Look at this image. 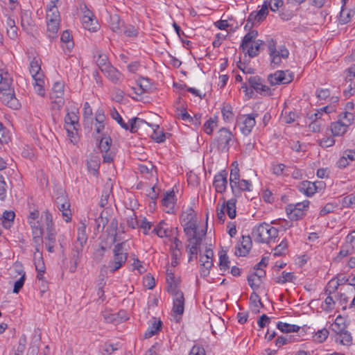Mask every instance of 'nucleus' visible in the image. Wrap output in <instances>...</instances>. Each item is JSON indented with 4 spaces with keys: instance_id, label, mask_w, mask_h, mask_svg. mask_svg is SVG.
Masks as SVG:
<instances>
[{
    "instance_id": "1",
    "label": "nucleus",
    "mask_w": 355,
    "mask_h": 355,
    "mask_svg": "<svg viewBox=\"0 0 355 355\" xmlns=\"http://www.w3.org/2000/svg\"><path fill=\"white\" fill-rule=\"evenodd\" d=\"M252 235L257 243H268L277 237L278 230L268 223H262L253 228Z\"/></svg>"
},
{
    "instance_id": "2",
    "label": "nucleus",
    "mask_w": 355,
    "mask_h": 355,
    "mask_svg": "<svg viewBox=\"0 0 355 355\" xmlns=\"http://www.w3.org/2000/svg\"><path fill=\"white\" fill-rule=\"evenodd\" d=\"M233 137L234 136L229 129L222 128L217 132L216 138L211 142V146L216 148L220 152L227 153L231 143L233 141Z\"/></svg>"
},
{
    "instance_id": "3",
    "label": "nucleus",
    "mask_w": 355,
    "mask_h": 355,
    "mask_svg": "<svg viewBox=\"0 0 355 355\" xmlns=\"http://www.w3.org/2000/svg\"><path fill=\"white\" fill-rule=\"evenodd\" d=\"M44 217L45 223L47 230V236L45 239V246L48 252H54V244L56 240V233L53 228V217L51 214L48 211H45L42 214V218Z\"/></svg>"
},
{
    "instance_id": "4",
    "label": "nucleus",
    "mask_w": 355,
    "mask_h": 355,
    "mask_svg": "<svg viewBox=\"0 0 355 355\" xmlns=\"http://www.w3.org/2000/svg\"><path fill=\"white\" fill-rule=\"evenodd\" d=\"M124 245L125 242H122L114 245L113 250L114 259L110 262L113 267L111 271L113 272L119 269L127 260L128 256L125 252L126 250L124 249Z\"/></svg>"
},
{
    "instance_id": "5",
    "label": "nucleus",
    "mask_w": 355,
    "mask_h": 355,
    "mask_svg": "<svg viewBox=\"0 0 355 355\" xmlns=\"http://www.w3.org/2000/svg\"><path fill=\"white\" fill-rule=\"evenodd\" d=\"M173 296V311L179 315H182L184 311V297L183 293L178 288L168 291Z\"/></svg>"
},
{
    "instance_id": "6",
    "label": "nucleus",
    "mask_w": 355,
    "mask_h": 355,
    "mask_svg": "<svg viewBox=\"0 0 355 355\" xmlns=\"http://www.w3.org/2000/svg\"><path fill=\"white\" fill-rule=\"evenodd\" d=\"M293 80V76L288 71H277L268 76V80L271 85L288 84Z\"/></svg>"
},
{
    "instance_id": "7",
    "label": "nucleus",
    "mask_w": 355,
    "mask_h": 355,
    "mask_svg": "<svg viewBox=\"0 0 355 355\" xmlns=\"http://www.w3.org/2000/svg\"><path fill=\"white\" fill-rule=\"evenodd\" d=\"M258 114H251L248 115H243L239 119V125L241 132L244 135H249L253 127L256 124L255 118Z\"/></svg>"
},
{
    "instance_id": "8",
    "label": "nucleus",
    "mask_w": 355,
    "mask_h": 355,
    "mask_svg": "<svg viewBox=\"0 0 355 355\" xmlns=\"http://www.w3.org/2000/svg\"><path fill=\"white\" fill-rule=\"evenodd\" d=\"M64 87V85L63 83L56 82L54 83L50 94V98L52 100V103L57 104L58 107H62L64 103L63 98Z\"/></svg>"
},
{
    "instance_id": "9",
    "label": "nucleus",
    "mask_w": 355,
    "mask_h": 355,
    "mask_svg": "<svg viewBox=\"0 0 355 355\" xmlns=\"http://www.w3.org/2000/svg\"><path fill=\"white\" fill-rule=\"evenodd\" d=\"M248 84L250 87V93H253V90L257 93L262 94L263 92H269L270 88L264 85V80L259 76H250L248 79Z\"/></svg>"
},
{
    "instance_id": "10",
    "label": "nucleus",
    "mask_w": 355,
    "mask_h": 355,
    "mask_svg": "<svg viewBox=\"0 0 355 355\" xmlns=\"http://www.w3.org/2000/svg\"><path fill=\"white\" fill-rule=\"evenodd\" d=\"M227 174L226 171L222 170L214 175L213 187L216 192L223 193L226 191L227 186Z\"/></svg>"
},
{
    "instance_id": "11",
    "label": "nucleus",
    "mask_w": 355,
    "mask_h": 355,
    "mask_svg": "<svg viewBox=\"0 0 355 355\" xmlns=\"http://www.w3.org/2000/svg\"><path fill=\"white\" fill-rule=\"evenodd\" d=\"M85 8H87L85 7ZM82 23L85 29L92 32L96 31L99 27L98 24L94 19L93 13L89 9H86L83 12Z\"/></svg>"
},
{
    "instance_id": "12",
    "label": "nucleus",
    "mask_w": 355,
    "mask_h": 355,
    "mask_svg": "<svg viewBox=\"0 0 355 355\" xmlns=\"http://www.w3.org/2000/svg\"><path fill=\"white\" fill-rule=\"evenodd\" d=\"M83 246L84 244H81L76 242L73 243V247L71 250V259L73 263L69 268V271L71 272H74L76 270L78 263L82 256Z\"/></svg>"
},
{
    "instance_id": "13",
    "label": "nucleus",
    "mask_w": 355,
    "mask_h": 355,
    "mask_svg": "<svg viewBox=\"0 0 355 355\" xmlns=\"http://www.w3.org/2000/svg\"><path fill=\"white\" fill-rule=\"evenodd\" d=\"M56 204L58 209L62 212V216L67 223L71 220V211L70 203L64 198H57Z\"/></svg>"
},
{
    "instance_id": "14",
    "label": "nucleus",
    "mask_w": 355,
    "mask_h": 355,
    "mask_svg": "<svg viewBox=\"0 0 355 355\" xmlns=\"http://www.w3.org/2000/svg\"><path fill=\"white\" fill-rule=\"evenodd\" d=\"M0 100L3 104L13 110H17L20 107V103L15 97L14 91L0 94Z\"/></svg>"
},
{
    "instance_id": "15",
    "label": "nucleus",
    "mask_w": 355,
    "mask_h": 355,
    "mask_svg": "<svg viewBox=\"0 0 355 355\" xmlns=\"http://www.w3.org/2000/svg\"><path fill=\"white\" fill-rule=\"evenodd\" d=\"M184 220H185V219ZM186 220L187 221L184 225V231L187 238L200 235L197 232V225L193 220V216L191 214L187 216Z\"/></svg>"
},
{
    "instance_id": "16",
    "label": "nucleus",
    "mask_w": 355,
    "mask_h": 355,
    "mask_svg": "<svg viewBox=\"0 0 355 355\" xmlns=\"http://www.w3.org/2000/svg\"><path fill=\"white\" fill-rule=\"evenodd\" d=\"M241 241V247H239L235 251L236 256L245 257L250 252L252 247V241L250 236H242Z\"/></svg>"
},
{
    "instance_id": "17",
    "label": "nucleus",
    "mask_w": 355,
    "mask_h": 355,
    "mask_svg": "<svg viewBox=\"0 0 355 355\" xmlns=\"http://www.w3.org/2000/svg\"><path fill=\"white\" fill-rule=\"evenodd\" d=\"M315 188V184L308 180L300 182L297 186L298 190L308 197L312 196L317 192Z\"/></svg>"
},
{
    "instance_id": "18",
    "label": "nucleus",
    "mask_w": 355,
    "mask_h": 355,
    "mask_svg": "<svg viewBox=\"0 0 355 355\" xmlns=\"http://www.w3.org/2000/svg\"><path fill=\"white\" fill-rule=\"evenodd\" d=\"M268 50L269 55L271 58L270 65L275 68L280 64L282 58L278 53H277L276 44L272 40L268 44Z\"/></svg>"
},
{
    "instance_id": "19",
    "label": "nucleus",
    "mask_w": 355,
    "mask_h": 355,
    "mask_svg": "<svg viewBox=\"0 0 355 355\" xmlns=\"http://www.w3.org/2000/svg\"><path fill=\"white\" fill-rule=\"evenodd\" d=\"M15 269L17 272L21 275V277L15 282L13 288V293H18L24 284V282L26 279V273L22 269V266L21 265H18L16 263Z\"/></svg>"
},
{
    "instance_id": "20",
    "label": "nucleus",
    "mask_w": 355,
    "mask_h": 355,
    "mask_svg": "<svg viewBox=\"0 0 355 355\" xmlns=\"http://www.w3.org/2000/svg\"><path fill=\"white\" fill-rule=\"evenodd\" d=\"M251 187L252 183L249 180H239L236 182V184L235 187V191L234 192H232V193L234 195L235 197H239L241 196V191H251Z\"/></svg>"
},
{
    "instance_id": "21",
    "label": "nucleus",
    "mask_w": 355,
    "mask_h": 355,
    "mask_svg": "<svg viewBox=\"0 0 355 355\" xmlns=\"http://www.w3.org/2000/svg\"><path fill=\"white\" fill-rule=\"evenodd\" d=\"M166 283H167V291H171L173 289H178L179 280L175 279L173 270L170 268L166 270Z\"/></svg>"
},
{
    "instance_id": "22",
    "label": "nucleus",
    "mask_w": 355,
    "mask_h": 355,
    "mask_svg": "<svg viewBox=\"0 0 355 355\" xmlns=\"http://www.w3.org/2000/svg\"><path fill=\"white\" fill-rule=\"evenodd\" d=\"M234 168L231 169L230 175V184L232 192H234L236 182L240 180L239 168L236 162H234L232 164Z\"/></svg>"
},
{
    "instance_id": "23",
    "label": "nucleus",
    "mask_w": 355,
    "mask_h": 355,
    "mask_svg": "<svg viewBox=\"0 0 355 355\" xmlns=\"http://www.w3.org/2000/svg\"><path fill=\"white\" fill-rule=\"evenodd\" d=\"M349 124H345L343 122H341L340 120L338 121L332 123L331 125V130L334 136H342L344 135L348 128Z\"/></svg>"
},
{
    "instance_id": "24",
    "label": "nucleus",
    "mask_w": 355,
    "mask_h": 355,
    "mask_svg": "<svg viewBox=\"0 0 355 355\" xmlns=\"http://www.w3.org/2000/svg\"><path fill=\"white\" fill-rule=\"evenodd\" d=\"M96 55L98 56L96 62L102 72L105 71L111 67L110 64L108 62V58L105 54H103L100 51H96L94 57Z\"/></svg>"
},
{
    "instance_id": "25",
    "label": "nucleus",
    "mask_w": 355,
    "mask_h": 355,
    "mask_svg": "<svg viewBox=\"0 0 355 355\" xmlns=\"http://www.w3.org/2000/svg\"><path fill=\"white\" fill-rule=\"evenodd\" d=\"M258 32L256 30L250 31L243 38L240 48L244 51L250 46V44L256 39Z\"/></svg>"
},
{
    "instance_id": "26",
    "label": "nucleus",
    "mask_w": 355,
    "mask_h": 355,
    "mask_svg": "<svg viewBox=\"0 0 355 355\" xmlns=\"http://www.w3.org/2000/svg\"><path fill=\"white\" fill-rule=\"evenodd\" d=\"M1 77L0 94H3V93L13 92L14 89L11 87L12 79L8 77V74L6 73L4 76L1 75Z\"/></svg>"
},
{
    "instance_id": "27",
    "label": "nucleus",
    "mask_w": 355,
    "mask_h": 355,
    "mask_svg": "<svg viewBox=\"0 0 355 355\" xmlns=\"http://www.w3.org/2000/svg\"><path fill=\"white\" fill-rule=\"evenodd\" d=\"M162 322L161 320H155L151 325L148 327L144 333V338H150L157 334L162 329Z\"/></svg>"
},
{
    "instance_id": "28",
    "label": "nucleus",
    "mask_w": 355,
    "mask_h": 355,
    "mask_svg": "<svg viewBox=\"0 0 355 355\" xmlns=\"http://www.w3.org/2000/svg\"><path fill=\"white\" fill-rule=\"evenodd\" d=\"M30 73L33 80L38 78H43V73L41 72L40 64L37 60L34 58L30 63Z\"/></svg>"
},
{
    "instance_id": "29",
    "label": "nucleus",
    "mask_w": 355,
    "mask_h": 355,
    "mask_svg": "<svg viewBox=\"0 0 355 355\" xmlns=\"http://www.w3.org/2000/svg\"><path fill=\"white\" fill-rule=\"evenodd\" d=\"M59 25L60 20L47 21V33L49 38L54 39L57 37Z\"/></svg>"
},
{
    "instance_id": "30",
    "label": "nucleus",
    "mask_w": 355,
    "mask_h": 355,
    "mask_svg": "<svg viewBox=\"0 0 355 355\" xmlns=\"http://www.w3.org/2000/svg\"><path fill=\"white\" fill-rule=\"evenodd\" d=\"M15 214L12 211H5L1 218V224L6 229H8L13 223Z\"/></svg>"
},
{
    "instance_id": "31",
    "label": "nucleus",
    "mask_w": 355,
    "mask_h": 355,
    "mask_svg": "<svg viewBox=\"0 0 355 355\" xmlns=\"http://www.w3.org/2000/svg\"><path fill=\"white\" fill-rule=\"evenodd\" d=\"M87 225L85 221H81L78 227V235L76 243L85 244L87 241V234L86 232Z\"/></svg>"
},
{
    "instance_id": "32",
    "label": "nucleus",
    "mask_w": 355,
    "mask_h": 355,
    "mask_svg": "<svg viewBox=\"0 0 355 355\" xmlns=\"http://www.w3.org/2000/svg\"><path fill=\"white\" fill-rule=\"evenodd\" d=\"M338 337L336 338V341L339 342L340 344L343 345L349 346L352 343V337L347 331L344 330L341 331L336 334Z\"/></svg>"
},
{
    "instance_id": "33",
    "label": "nucleus",
    "mask_w": 355,
    "mask_h": 355,
    "mask_svg": "<svg viewBox=\"0 0 355 355\" xmlns=\"http://www.w3.org/2000/svg\"><path fill=\"white\" fill-rule=\"evenodd\" d=\"M293 208V205H288L286 207V211L288 216V218L291 220H297L299 219L302 218V217L305 214L304 212L303 211L297 210Z\"/></svg>"
},
{
    "instance_id": "34",
    "label": "nucleus",
    "mask_w": 355,
    "mask_h": 355,
    "mask_svg": "<svg viewBox=\"0 0 355 355\" xmlns=\"http://www.w3.org/2000/svg\"><path fill=\"white\" fill-rule=\"evenodd\" d=\"M137 85L139 86L138 89L132 88L135 90V93L137 95H141L150 89V84L148 78H142L138 80Z\"/></svg>"
},
{
    "instance_id": "35",
    "label": "nucleus",
    "mask_w": 355,
    "mask_h": 355,
    "mask_svg": "<svg viewBox=\"0 0 355 355\" xmlns=\"http://www.w3.org/2000/svg\"><path fill=\"white\" fill-rule=\"evenodd\" d=\"M107 77L114 83H118L120 80L121 74V73L114 67L111 66L107 70L103 71Z\"/></svg>"
},
{
    "instance_id": "36",
    "label": "nucleus",
    "mask_w": 355,
    "mask_h": 355,
    "mask_svg": "<svg viewBox=\"0 0 355 355\" xmlns=\"http://www.w3.org/2000/svg\"><path fill=\"white\" fill-rule=\"evenodd\" d=\"M277 327L283 333L297 332L300 329V327L286 322H279Z\"/></svg>"
},
{
    "instance_id": "37",
    "label": "nucleus",
    "mask_w": 355,
    "mask_h": 355,
    "mask_svg": "<svg viewBox=\"0 0 355 355\" xmlns=\"http://www.w3.org/2000/svg\"><path fill=\"white\" fill-rule=\"evenodd\" d=\"M354 15V11L352 10H347L345 8H343V6L341 7V10L339 16V22L341 24H346L350 21L352 17Z\"/></svg>"
},
{
    "instance_id": "38",
    "label": "nucleus",
    "mask_w": 355,
    "mask_h": 355,
    "mask_svg": "<svg viewBox=\"0 0 355 355\" xmlns=\"http://www.w3.org/2000/svg\"><path fill=\"white\" fill-rule=\"evenodd\" d=\"M264 44L263 41L258 40L254 42V44H250L247 51V53L250 58H254L258 55L261 46Z\"/></svg>"
},
{
    "instance_id": "39",
    "label": "nucleus",
    "mask_w": 355,
    "mask_h": 355,
    "mask_svg": "<svg viewBox=\"0 0 355 355\" xmlns=\"http://www.w3.org/2000/svg\"><path fill=\"white\" fill-rule=\"evenodd\" d=\"M175 202V196L173 191L166 192L162 200V204L166 207L173 208Z\"/></svg>"
},
{
    "instance_id": "40",
    "label": "nucleus",
    "mask_w": 355,
    "mask_h": 355,
    "mask_svg": "<svg viewBox=\"0 0 355 355\" xmlns=\"http://www.w3.org/2000/svg\"><path fill=\"white\" fill-rule=\"evenodd\" d=\"M60 40L62 43L65 44V48L69 52L73 47V42L72 41V37L68 30L64 31L61 35Z\"/></svg>"
},
{
    "instance_id": "41",
    "label": "nucleus",
    "mask_w": 355,
    "mask_h": 355,
    "mask_svg": "<svg viewBox=\"0 0 355 355\" xmlns=\"http://www.w3.org/2000/svg\"><path fill=\"white\" fill-rule=\"evenodd\" d=\"M236 200L234 198H232L225 202L227 214L232 219L234 218L236 215Z\"/></svg>"
},
{
    "instance_id": "42",
    "label": "nucleus",
    "mask_w": 355,
    "mask_h": 355,
    "mask_svg": "<svg viewBox=\"0 0 355 355\" xmlns=\"http://www.w3.org/2000/svg\"><path fill=\"white\" fill-rule=\"evenodd\" d=\"M107 223L108 218L104 216V211H103L99 217L95 219V230L97 232H102Z\"/></svg>"
},
{
    "instance_id": "43",
    "label": "nucleus",
    "mask_w": 355,
    "mask_h": 355,
    "mask_svg": "<svg viewBox=\"0 0 355 355\" xmlns=\"http://www.w3.org/2000/svg\"><path fill=\"white\" fill-rule=\"evenodd\" d=\"M166 223L162 220L156 227L154 228L153 232H155L159 237H167L169 236V230L167 227H165Z\"/></svg>"
},
{
    "instance_id": "44",
    "label": "nucleus",
    "mask_w": 355,
    "mask_h": 355,
    "mask_svg": "<svg viewBox=\"0 0 355 355\" xmlns=\"http://www.w3.org/2000/svg\"><path fill=\"white\" fill-rule=\"evenodd\" d=\"M355 247L345 241V243L341 246V249L338 253V257L343 259L349 254L354 252Z\"/></svg>"
},
{
    "instance_id": "45",
    "label": "nucleus",
    "mask_w": 355,
    "mask_h": 355,
    "mask_svg": "<svg viewBox=\"0 0 355 355\" xmlns=\"http://www.w3.org/2000/svg\"><path fill=\"white\" fill-rule=\"evenodd\" d=\"M205 234L206 232H204L201 235L187 238V241L189 242V244L187 245V248L196 247V248H200V246L201 245L203 238L205 236Z\"/></svg>"
},
{
    "instance_id": "46",
    "label": "nucleus",
    "mask_w": 355,
    "mask_h": 355,
    "mask_svg": "<svg viewBox=\"0 0 355 355\" xmlns=\"http://www.w3.org/2000/svg\"><path fill=\"white\" fill-rule=\"evenodd\" d=\"M20 17L22 28L24 29H28L33 24L31 13L27 10L21 11Z\"/></svg>"
},
{
    "instance_id": "47",
    "label": "nucleus",
    "mask_w": 355,
    "mask_h": 355,
    "mask_svg": "<svg viewBox=\"0 0 355 355\" xmlns=\"http://www.w3.org/2000/svg\"><path fill=\"white\" fill-rule=\"evenodd\" d=\"M155 128H153V132L151 135L152 139L157 143H161L164 141L166 137L165 134L159 130V125H155Z\"/></svg>"
},
{
    "instance_id": "48",
    "label": "nucleus",
    "mask_w": 355,
    "mask_h": 355,
    "mask_svg": "<svg viewBox=\"0 0 355 355\" xmlns=\"http://www.w3.org/2000/svg\"><path fill=\"white\" fill-rule=\"evenodd\" d=\"M112 144V139L110 137L103 136L99 141L98 148L101 153L107 151L110 148Z\"/></svg>"
},
{
    "instance_id": "49",
    "label": "nucleus",
    "mask_w": 355,
    "mask_h": 355,
    "mask_svg": "<svg viewBox=\"0 0 355 355\" xmlns=\"http://www.w3.org/2000/svg\"><path fill=\"white\" fill-rule=\"evenodd\" d=\"M111 28L114 32L120 31L124 24L117 15L111 17Z\"/></svg>"
},
{
    "instance_id": "50",
    "label": "nucleus",
    "mask_w": 355,
    "mask_h": 355,
    "mask_svg": "<svg viewBox=\"0 0 355 355\" xmlns=\"http://www.w3.org/2000/svg\"><path fill=\"white\" fill-rule=\"evenodd\" d=\"M33 80H34L33 85H34V88H35L36 93L38 95L43 96L45 94V90L44 89V78H38Z\"/></svg>"
},
{
    "instance_id": "51",
    "label": "nucleus",
    "mask_w": 355,
    "mask_h": 355,
    "mask_svg": "<svg viewBox=\"0 0 355 355\" xmlns=\"http://www.w3.org/2000/svg\"><path fill=\"white\" fill-rule=\"evenodd\" d=\"M250 302L254 306L253 311H255V312H259V306H263L262 302H261V300H260V297H259V295L257 293H255V292H253L250 295Z\"/></svg>"
},
{
    "instance_id": "52",
    "label": "nucleus",
    "mask_w": 355,
    "mask_h": 355,
    "mask_svg": "<svg viewBox=\"0 0 355 355\" xmlns=\"http://www.w3.org/2000/svg\"><path fill=\"white\" fill-rule=\"evenodd\" d=\"M111 116L113 119H114L115 121H116V122L121 125V128H123V129L125 130H128L129 129V125L128 124H127L126 123L124 122L123 118L121 116V115L119 114V113L117 112V110L116 109H113L112 111H111Z\"/></svg>"
},
{
    "instance_id": "53",
    "label": "nucleus",
    "mask_w": 355,
    "mask_h": 355,
    "mask_svg": "<svg viewBox=\"0 0 355 355\" xmlns=\"http://www.w3.org/2000/svg\"><path fill=\"white\" fill-rule=\"evenodd\" d=\"M223 119L225 121H231L233 119L234 114L232 112V107L230 105L227 104L223 106L221 110Z\"/></svg>"
},
{
    "instance_id": "54",
    "label": "nucleus",
    "mask_w": 355,
    "mask_h": 355,
    "mask_svg": "<svg viewBox=\"0 0 355 355\" xmlns=\"http://www.w3.org/2000/svg\"><path fill=\"white\" fill-rule=\"evenodd\" d=\"M26 336L24 334H23L19 340L18 345L15 351L14 354L23 355L24 352L26 349Z\"/></svg>"
},
{
    "instance_id": "55",
    "label": "nucleus",
    "mask_w": 355,
    "mask_h": 355,
    "mask_svg": "<svg viewBox=\"0 0 355 355\" xmlns=\"http://www.w3.org/2000/svg\"><path fill=\"white\" fill-rule=\"evenodd\" d=\"M346 325L343 321V318L338 316L336 318L334 323L332 324V330L335 333L340 332L341 331L345 330Z\"/></svg>"
},
{
    "instance_id": "56",
    "label": "nucleus",
    "mask_w": 355,
    "mask_h": 355,
    "mask_svg": "<svg viewBox=\"0 0 355 355\" xmlns=\"http://www.w3.org/2000/svg\"><path fill=\"white\" fill-rule=\"evenodd\" d=\"M329 335V331L324 328L322 329L318 330L315 334L313 336V339L315 341L318 343H322L324 342L328 337Z\"/></svg>"
},
{
    "instance_id": "57",
    "label": "nucleus",
    "mask_w": 355,
    "mask_h": 355,
    "mask_svg": "<svg viewBox=\"0 0 355 355\" xmlns=\"http://www.w3.org/2000/svg\"><path fill=\"white\" fill-rule=\"evenodd\" d=\"M295 279L293 272H282V277H279L276 282L278 284H285L286 282H292Z\"/></svg>"
},
{
    "instance_id": "58",
    "label": "nucleus",
    "mask_w": 355,
    "mask_h": 355,
    "mask_svg": "<svg viewBox=\"0 0 355 355\" xmlns=\"http://www.w3.org/2000/svg\"><path fill=\"white\" fill-rule=\"evenodd\" d=\"M261 21L260 19H259L258 16H257L256 12H252L248 18L247 24H245L244 28L245 30H250L252 26L254 25L256 22L259 23Z\"/></svg>"
},
{
    "instance_id": "59",
    "label": "nucleus",
    "mask_w": 355,
    "mask_h": 355,
    "mask_svg": "<svg viewBox=\"0 0 355 355\" xmlns=\"http://www.w3.org/2000/svg\"><path fill=\"white\" fill-rule=\"evenodd\" d=\"M217 125V122L212 118H210L208 121H207L204 125L203 129L205 133L207 135H211L214 128Z\"/></svg>"
},
{
    "instance_id": "60",
    "label": "nucleus",
    "mask_w": 355,
    "mask_h": 355,
    "mask_svg": "<svg viewBox=\"0 0 355 355\" xmlns=\"http://www.w3.org/2000/svg\"><path fill=\"white\" fill-rule=\"evenodd\" d=\"M219 266L220 269L224 271L230 268L229 257L225 253H221L219 256Z\"/></svg>"
},
{
    "instance_id": "61",
    "label": "nucleus",
    "mask_w": 355,
    "mask_h": 355,
    "mask_svg": "<svg viewBox=\"0 0 355 355\" xmlns=\"http://www.w3.org/2000/svg\"><path fill=\"white\" fill-rule=\"evenodd\" d=\"M65 123L67 125L70 124L73 126V129L76 130V125H78V116L74 112L68 113L65 116Z\"/></svg>"
},
{
    "instance_id": "62",
    "label": "nucleus",
    "mask_w": 355,
    "mask_h": 355,
    "mask_svg": "<svg viewBox=\"0 0 355 355\" xmlns=\"http://www.w3.org/2000/svg\"><path fill=\"white\" fill-rule=\"evenodd\" d=\"M288 247V243L286 240L282 241L276 248L274 249V256L279 257L285 254V250Z\"/></svg>"
},
{
    "instance_id": "63",
    "label": "nucleus",
    "mask_w": 355,
    "mask_h": 355,
    "mask_svg": "<svg viewBox=\"0 0 355 355\" xmlns=\"http://www.w3.org/2000/svg\"><path fill=\"white\" fill-rule=\"evenodd\" d=\"M111 192L112 191L109 188L105 189V190L103 191L101 200L99 202V205L101 207H105V206L107 205L108 199L110 198Z\"/></svg>"
},
{
    "instance_id": "64",
    "label": "nucleus",
    "mask_w": 355,
    "mask_h": 355,
    "mask_svg": "<svg viewBox=\"0 0 355 355\" xmlns=\"http://www.w3.org/2000/svg\"><path fill=\"white\" fill-rule=\"evenodd\" d=\"M105 251L106 248L103 245L101 244L99 247L96 249L94 253V260L97 262H100L103 259Z\"/></svg>"
}]
</instances>
